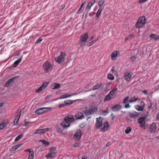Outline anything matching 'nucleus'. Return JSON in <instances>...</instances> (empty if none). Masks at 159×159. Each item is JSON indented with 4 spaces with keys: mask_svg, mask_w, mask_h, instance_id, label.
<instances>
[{
    "mask_svg": "<svg viewBox=\"0 0 159 159\" xmlns=\"http://www.w3.org/2000/svg\"><path fill=\"white\" fill-rule=\"evenodd\" d=\"M66 56V55L65 53L60 52L59 55L55 58V60L59 64H63L65 61Z\"/></svg>",
    "mask_w": 159,
    "mask_h": 159,
    "instance_id": "nucleus-1",
    "label": "nucleus"
},
{
    "mask_svg": "<svg viewBox=\"0 0 159 159\" xmlns=\"http://www.w3.org/2000/svg\"><path fill=\"white\" fill-rule=\"evenodd\" d=\"M146 18L145 16H143L140 17L135 23V27L140 28L143 27L145 24Z\"/></svg>",
    "mask_w": 159,
    "mask_h": 159,
    "instance_id": "nucleus-2",
    "label": "nucleus"
},
{
    "mask_svg": "<svg viewBox=\"0 0 159 159\" xmlns=\"http://www.w3.org/2000/svg\"><path fill=\"white\" fill-rule=\"evenodd\" d=\"M43 68L46 73L50 72L52 69L53 66L48 61H46L43 64Z\"/></svg>",
    "mask_w": 159,
    "mask_h": 159,
    "instance_id": "nucleus-3",
    "label": "nucleus"
},
{
    "mask_svg": "<svg viewBox=\"0 0 159 159\" xmlns=\"http://www.w3.org/2000/svg\"><path fill=\"white\" fill-rule=\"evenodd\" d=\"M88 38V35L87 33H85L81 34L80 37L81 47H83L85 45Z\"/></svg>",
    "mask_w": 159,
    "mask_h": 159,
    "instance_id": "nucleus-4",
    "label": "nucleus"
},
{
    "mask_svg": "<svg viewBox=\"0 0 159 159\" xmlns=\"http://www.w3.org/2000/svg\"><path fill=\"white\" fill-rule=\"evenodd\" d=\"M117 90V89H115L110 91L108 94L105 97L104 101H108L112 99L116 92Z\"/></svg>",
    "mask_w": 159,
    "mask_h": 159,
    "instance_id": "nucleus-5",
    "label": "nucleus"
},
{
    "mask_svg": "<svg viewBox=\"0 0 159 159\" xmlns=\"http://www.w3.org/2000/svg\"><path fill=\"white\" fill-rule=\"evenodd\" d=\"M147 117V116H145L140 117L138 119L137 123L139 124V126L141 128H143L145 126V119Z\"/></svg>",
    "mask_w": 159,
    "mask_h": 159,
    "instance_id": "nucleus-6",
    "label": "nucleus"
},
{
    "mask_svg": "<svg viewBox=\"0 0 159 159\" xmlns=\"http://www.w3.org/2000/svg\"><path fill=\"white\" fill-rule=\"evenodd\" d=\"M49 153L46 156V157L47 158L52 157H53L54 155L57 153L56 148L54 147L50 148L49 149Z\"/></svg>",
    "mask_w": 159,
    "mask_h": 159,
    "instance_id": "nucleus-7",
    "label": "nucleus"
},
{
    "mask_svg": "<svg viewBox=\"0 0 159 159\" xmlns=\"http://www.w3.org/2000/svg\"><path fill=\"white\" fill-rule=\"evenodd\" d=\"M21 110L20 109H18L16 112V119L14 120V125H18V122L19 120L21 115Z\"/></svg>",
    "mask_w": 159,
    "mask_h": 159,
    "instance_id": "nucleus-8",
    "label": "nucleus"
},
{
    "mask_svg": "<svg viewBox=\"0 0 159 159\" xmlns=\"http://www.w3.org/2000/svg\"><path fill=\"white\" fill-rule=\"evenodd\" d=\"M48 109L49 110H51V108L49 107H43L36 110L35 113L37 114H41L48 111V110H46Z\"/></svg>",
    "mask_w": 159,
    "mask_h": 159,
    "instance_id": "nucleus-9",
    "label": "nucleus"
},
{
    "mask_svg": "<svg viewBox=\"0 0 159 159\" xmlns=\"http://www.w3.org/2000/svg\"><path fill=\"white\" fill-rule=\"evenodd\" d=\"M82 135V132L80 130L78 129L75 132L74 134V138L77 140H80Z\"/></svg>",
    "mask_w": 159,
    "mask_h": 159,
    "instance_id": "nucleus-10",
    "label": "nucleus"
},
{
    "mask_svg": "<svg viewBox=\"0 0 159 159\" xmlns=\"http://www.w3.org/2000/svg\"><path fill=\"white\" fill-rule=\"evenodd\" d=\"M96 120L95 123V127L97 129H99L102 125V119L101 117H99L98 118H96Z\"/></svg>",
    "mask_w": 159,
    "mask_h": 159,
    "instance_id": "nucleus-11",
    "label": "nucleus"
},
{
    "mask_svg": "<svg viewBox=\"0 0 159 159\" xmlns=\"http://www.w3.org/2000/svg\"><path fill=\"white\" fill-rule=\"evenodd\" d=\"M50 129L49 128H46L45 129H39L36 130L34 132V134H44L46 132L48 131Z\"/></svg>",
    "mask_w": 159,
    "mask_h": 159,
    "instance_id": "nucleus-12",
    "label": "nucleus"
},
{
    "mask_svg": "<svg viewBox=\"0 0 159 159\" xmlns=\"http://www.w3.org/2000/svg\"><path fill=\"white\" fill-rule=\"evenodd\" d=\"M109 128L108 122L106 121L103 124V126L100 129V131L102 132H104L107 131Z\"/></svg>",
    "mask_w": 159,
    "mask_h": 159,
    "instance_id": "nucleus-13",
    "label": "nucleus"
},
{
    "mask_svg": "<svg viewBox=\"0 0 159 159\" xmlns=\"http://www.w3.org/2000/svg\"><path fill=\"white\" fill-rule=\"evenodd\" d=\"M48 85V83L46 82H44L39 89L36 90L35 92L36 93H39L42 91L47 87Z\"/></svg>",
    "mask_w": 159,
    "mask_h": 159,
    "instance_id": "nucleus-14",
    "label": "nucleus"
},
{
    "mask_svg": "<svg viewBox=\"0 0 159 159\" xmlns=\"http://www.w3.org/2000/svg\"><path fill=\"white\" fill-rule=\"evenodd\" d=\"M9 123V121L8 119H5L1 123V130L3 129L6 128Z\"/></svg>",
    "mask_w": 159,
    "mask_h": 159,
    "instance_id": "nucleus-15",
    "label": "nucleus"
},
{
    "mask_svg": "<svg viewBox=\"0 0 159 159\" xmlns=\"http://www.w3.org/2000/svg\"><path fill=\"white\" fill-rule=\"evenodd\" d=\"M74 118L72 115L68 116H66L64 119V120L68 122L69 123L73 122L74 120Z\"/></svg>",
    "mask_w": 159,
    "mask_h": 159,
    "instance_id": "nucleus-16",
    "label": "nucleus"
},
{
    "mask_svg": "<svg viewBox=\"0 0 159 159\" xmlns=\"http://www.w3.org/2000/svg\"><path fill=\"white\" fill-rule=\"evenodd\" d=\"M118 53V51H116L113 52L111 54V58L112 61H115L116 60Z\"/></svg>",
    "mask_w": 159,
    "mask_h": 159,
    "instance_id": "nucleus-17",
    "label": "nucleus"
},
{
    "mask_svg": "<svg viewBox=\"0 0 159 159\" xmlns=\"http://www.w3.org/2000/svg\"><path fill=\"white\" fill-rule=\"evenodd\" d=\"M151 40H154L155 41L159 40V36L155 34H152L149 36Z\"/></svg>",
    "mask_w": 159,
    "mask_h": 159,
    "instance_id": "nucleus-18",
    "label": "nucleus"
},
{
    "mask_svg": "<svg viewBox=\"0 0 159 159\" xmlns=\"http://www.w3.org/2000/svg\"><path fill=\"white\" fill-rule=\"evenodd\" d=\"M17 78V77H15L8 80L5 83V86L7 87L9 86L10 84L14 81Z\"/></svg>",
    "mask_w": 159,
    "mask_h": 159,
    "instance_id": "nucleus-19",
    "label": "nucleus"
},
{
    "mask_svg": "<svg viewBox=\"0 0 159 159\" xmlns=\"http://www.w3.org/2000/svg\"><path fill=\"white\" fill-rule=\"evenodd\" d=\"M121 108V107L120 105L117 104L112 107L111 109L113 111H119Z\"/></svg>",
    "mask_w": 159,
    "mask_h": 159,
    "instance_id": "nucleus-20",
    "label": "nucleus"
},
{
    "mask_svg": "<svg viewBox=\"0 0 159 159\" xmlns=\"http://www.w3.org/2000/svg\"><path fill=\"white\" fill-rule=\"evenodd\" d=\"M139 113L135 111H133L129 112V115L130 117L134 118L136 117L139 114Z\"/></svg>",
    "mask_w": 159,
    "mask_h": 159,
    "instance_id": "nucleus-21",
    "label": "nucleus"
},
{
    "mask_svg": "<svg viewBox=\"0 0 159 159\" xmlns=\"http://www.w3.org/2000/svg\"><path fill=\"white\" fill-rule=\"evenodd\" d=\"M124 75L125 80L127 81H129L130 80V78L131 76V74L129 72H126L125 73Z\"/></svg>",
    "mask_w": 159,
    "mask_h": 159,
    "instance_id": "nucleus-22",
    "label": "nucleus"
},
{
    "mask_svg": "<svg viewBox=\"0 0 159 159\" xmlns=\"http://www.w3.org/2000/svg\"><path fill=\"white\" fill-rule=\"evenodd\" d=\"M85 4V2H84L82 3L80 7L77 11V13L78 14H80L82 12L84 9V6Z\"/></svg>",
    "mask_w": 159,
    "mask_h": 159,
    "instance_id": "nucleus-23",
    "label": "nucleus"
},
{
    "mask_svg": "<svg viewBox=\"0 0 159 159\" xmlns=\"http://www.w3.org/2000/svg\"><path fill=\"white\" fill-rule=\"evenodd\" d=\"M22 58V56L21 58L15 61L12 65V66L14 67H16L19 64L21 61Z\"/></svg>",
    "mask_w": 159,
    "mask_h": 159,
    "instance_id": "nucleus-24",
    "label": "nucleus"
},
{
    "mask_svg": "<svg viewBox=\"0 0 159 159\" xmlns=\"http://www.w3.org/2000/svg\"><path fill=\"white\" fill-rule=\"evenodd\" d=\"M61 125L62 126L63 128H65L69 127L70 125L68 122L66 121H64L61 123Z\"/></svg>",
    "mask_w": 159,
    "mask_h": 159,
    "instance_id": "nucleus-25",
    "label": "nucleus"
},
{
    "mask_svg": "<svg viewBox=\"0 0 159 159\" xmlns=\"http://www.w3.org/2000/svg\"><path fill=\"white\" fill-rule=\"evenodd\" d=\"M60 85V84L55 83L51 85L50 88L52 89H55L59 88Z\"/></svg>",
    "mask_w": 159,
    "mask_h": 159,
    "instance_id": "nucleus-26",
    "label": "nucleus"
},
{
    "mask_svg": "<svg viewBox=\"0 0 159 159\" xmlns=\"http://www.w3.org/2000/svg\"><path fill=\"white\" fill-rule=\"evenodd\" d=\"M91 114H93L97 111V108L96 107L94 106H91L89 108Z\"/></svg>",
    "mask_w": 159,
    "mask_h": 159,
    "instance_id": "nucleus-27",
    "label": "nucleus"
},
{
    "mask_svg": "<svg viewBox=\"0 0 159 159\" xmlns=\"http://www.w3.org/2000/svg\"><path fill=\"white\" fill-rule=\"evenodd\" d=\"M102 9L101 8H99L98 10L95 17V19L96 20H98L99 17L102 11Z\"/></svg>",
    "mask_w": 159,
    "mask_h": 159,
    "instance_id": "nucleus-28",
    "label": "nucleus"
},
{
    "mask_svg": "<svg viewBox=\"0 0 159 159\" xmlns=\"http://www.w3.org/2000/svg\"><path fill=\"white\" fill-rule=\"evenodd\" d=\"M149 129L153 131H155L157 129L156 124L155 122H153L149 126Z\"/></svg>",
    "mask_w": 159,
    "mask_h": 159,
    "instance_id": "nucleus-29",
    "label": "nucleus"
},
{
    "mask_svg": "<svg viewBox=\"0 0 159 159\" xmlns=\"http://www.w3.org/2000/svg\"><path fill=\"white\" fill-rule=\"evenodd\" d=\"M76 94H72V95L65 94L61 96L59 99H62L66 98H67L70 97H71L74 95H75Z\"/></svg>",
    "mask_w": 159,
    "mask_h": 159,
    "instance_id": "nucleus-30",
    "label": "nucleus"
},
{
    "mask_svg": "<svg viewBox=\"0 0 159 159\" xmlns=\"http://www.w3.org/2000/svg\"><path fill=\"white\" fill-rule=\"evenodd\" d=\"M102 85V84L101 83H99L96 84L93 87L92 90H94L98 89L101 87Z\"/></svg>",
    "mask_w": 159,
    "mask_h": 159,
    "instance_id": "nucleus-31",
    "label": "nucleus"
},
{
    "mask_svg": "<svg viewBox=\"0 0 159 159\" xmlns=\"http://www.w3.org/2000/svg\"><path fill=\"white\" fill-rule=\"evenodd\" d=\"M62 126L60 125H58L56 126V130L59 132H61L63 130V129L62 128Z\"/></svg>",
    "mask_w": 159,
    "mask_h": 159,
    "instance_id": "nucleus-32",
    "label": "nucleus"
},
{
    "mask_svg": "<svg viewBox=\"0 0 159 159\" xmlns=\"http://www.w3.org/2000/svg\"><path fill=\"white\" fill-rule=\"evenodd\" d=\"M20 144L16 145L10 149L11 152H13L17 149L20 146Z\"/></svg>",
    "mask_w": 159,
    "mask_h": 159,
    "instance_id": "nucleus-33",
    "label": "nucleus"
},
{
    "mask_svg": "<svg viewBox=\"0 0 159 159\" xmlns=\"http://www.w3.org/2000/svg\"><path fill=\"white\" fill-rule=\"evenodd\" d=\"M39 141L42 142L45 146H48L49 145V143L48 142L44 139H41Z\"/></svg>",
    "mask_w": 159,
    "mask_h": 159,
    "instance_id": "nucleus-34",
    "label": "nucleus"
},
{
    "mask_svg": "<svg viewBox=\"0 0 159 159\" xmlns=\"http://www.w3.org/2000/svg\"><path fill=\"white\" fill-rule=\"evenodd\" d=\"M64 103L66 105H70L73 103V101L70 100H66L64 102Z\"/></svg>",
    "mask_w": 159,
    "mask_h": 159,
    "instance_id": "nucleus-35",
    "label": "nucleus"
},
{
    "mask_svg": "<svg viewBox=\"0 0 159 159\" xmlns=\"http://www.w3.org/2000/svg\"><path fill=\"white\" fill-rule=\"evenodd\" d=\"M77 117L79 119H82L84 118V117L83 113L78 112L77 113Z\"/></svg>",
    "mask_w": 159,
    "mask_h": 159,
    "instance_id": "nucleus-36",
    "label": "nucleus"
},
{
    "mask_svg": "<svg viewBox=\"0 0 159 159\" xmlns=\"http://www.w3.org/2000/svg\"><path fill=\"white\" fill-rule=\"evenodd\" d=\"M24 136V134H21L18 136L15 139L14 141L15 142H17L19 140H20Z\"/></svg>",
    "mask_w": 159,
    "mask_h": 159,
    "instance_id": "nucleus-37",
    "label": "nucleus"
},
{
    "mask_svg": "<svg viewBox=\"0 0 159 159\" xmlns=\"http://www.w3.org/2000/svg\"><path fill=\"white\" fill-rule=\"evenodd\" d=\"M34 157V152H31L29 153L28 159H33Z\"/></svg>",
    "mask_w": 159,
    "mask_h": 159,
    "instance_id": "nucleus-38",
    "label": "nucleus"
},
{
    "mask_svg": "<svg viewBox=\"0 0 159 159\" xmlns=\"http://www.w3.org/2000/svg\"><path fill=\"white\" fill-rule=\"evenodd\" d=\"M135 109L138 111H143V108L141 106L139 105H136L135 106Z\"/></svg>",
    "mask_w": 159,
    "mask_h": 159,
    "instance_id": "nucleus-39",
    "label": "nucleus"
},
{
    "mask_svg": "<svg viewBox=\"0 0 159 159\" xmlns=\"http://www.w3.org/2000/svg\"><path fill=\"white\" fill-rule=\"evenodd\" d=\"M84 113L86 116H88L90 115H92L89 109L88 110L84 111Z\"/></svg>",
    "mask_w": 159,
    "mask_h": 159,
    "instance_id": "nucleus-40",
    "label": "nucleus"
},
{
    "mask_svg": "<svg viewBox=\"0 0 159 159\" xmlns=\"http://www.w3.org/2000/svg\"><path fill=\"white\" fill-rule=\"evenodd\" d=\"M134 37V36L132 34L128 35L125 38V40L126 41L131 39Z\"/></svg>",
    "mask_w": 159,
    "mask_h": 159,
    "instance_id": "nucleus-41",
    "label": "nucleus"
},
{
    "mask_svg": "<svg viewBox=\"0 0 159 159\" xmlns=\"http://www.w3.org/2000/svg\"><path fill=\"white\" fill-rule=\"evenodd\" d=\"M108 78L111 80H113L114 79V77L113 75L110 73H108L107 75Z\"/></svg>",
    "mask_w": 159,
    "mask_h": 159,
    "instance_id": "nucleus-42",
    "label": "nucleus"
},
{
    "mask_svg": "<svg viewBox=\"0 0 159 159\" xmlns=\"http://www.w3.org/2000/svg\"><path fill=\"white\" fill-rule=\"evenodd\" d=\"M104 2L103 0H100L98 2L99 6L101 7L104 4Z\"/></svg>",
    "mask_w": 159,
    "mask_h": 159,
    "instance_id": "nucleus-43",
    "label": "nucleus"
},
{
    "mask_svg": "<svg viewBox=\"0 0 159 159\" xmlns=\"http://www.w3.org/2000/svg\"><path fill=\"white\" fill-rule=\"evenodd\" d=\"M138 98H136L134 97L131 98L129 100V102H133L137 100Z\"/></svg>",
    "mask_w": 159,
    "mask_h": 159,
    "instance_id": "nucleus-44",
    "label": "nucleus"
},
{
    "mask_svg": "<svg viewBox=\"0 0 159 159\" xmlns=\"http://www.w3.org/2000/svg\"><path fill=\"white\" fill-rule=\"evenodd\" d=\"M131 129L130 127H127L126 129L125 130V133L126 134H128L131 131Z\"/></svg>",
    "mask_w": 159,
    "mask_h": 159,
    "instance_id": "nucleus-45",
    "label": "nucleus"
},
{
    "mask_svg": "<svg viewBox=\"0 0 159 159\" xmlns=\"http://www.w3.org/2000/svg\"><path fill=\"white\" fill-rule=\"evenodd\" d=\"M136 57L134 56H132L130 58V59L131 60V61L132 62H134L136 60Z\"/></svg>",
    "mask_w": 159,
    "mask_h": 159,
    "instance_id": "nucleus-46",
    "label": "nucleus"
},
{
    "mask_svg": "<svg viewBox=\"0 0 159 159\" xmlns=\"http://www.w3.org/2000/svg\"><path fill=\"white\" fill-rule=\"evenodd\" d=\"M129 99L128 96L126 97L123 100V103H126L127 102Z\"/></svg>",
    "mask_w": 159,
    "mask_h": 159,
    "instance_id": "nucleus-47",
    "label": "nucleus"
},
{
    "mask_svg": "<svg viewBox=\"0 0 159 159\" xmlns=\"http://www.w3.org/2000/svg\"><path fill=\"white\" fill-rule=\"evenodd\" d=\"M96 42V40H93L90 43V44L89 45L88 44L87 45L88 46H90L92 45L93 44H94Z\"/></svg>",
    "mask_w": 159,
    "mask_h": 159,
    "instance_id": "nucleus-48",
    "label": "nucleus"
},
{
    "mask_svg": "<svg viewBox=\"0 0 159 159\" xmlns=\"http://www.w3.org/2000/svg\"><path fill=\"white\" fill-rule=\"evenodd\" d=\"M80 144L79 143H77L73 145V147H76L80 146Z\"/></svg>",
    "mask_w": 159,
    "mask_h": 159,
    "instance_id": "nucleus-49",
    "label": "nucleus"
},
{
    "mask_svg": "<svg viewBox=\"0 0 159 159\" xmlns=\"http://www.w3.org/2000/svg\"><path fill=\"white\" fill-rule=\"evenodd\" d=\"M92 6L91 4L89 3L87 6L86 7V8L88 10H89L90 9L91 7Z\"/></svg>",
    "mask_w": 159,
    "mask_h": 159,
    "instance_id": "nucleus-50",
    "label": "nucleus"
},
{
    "mask_svg": "<svg viewBox=\"0 0 159 159\" xmlns=\"http://www.w3.org/2000/svg\"><path fill=\"white\" fill-rule=\"evenodd\" d=\"M140 106H141L143 108L144 107V103L143 101H141L140 102Z\"/></svg>",
    "mask_w": 159,
    "mask_h": 159,
    "instance_id": "nucleus-51",
    "label": "nucleus"
},
{
    "mask_svg": "<svg viewBox=\"0 0 159 159\" xmlns=\"http://www.w3.org/2000/svg\"><path fill=\"white\" fill-rule=\"evenodd\" d=\"M33 149H27L26 150H24V152H33Z\"/></svg>",
    "mask_w": 159,
    "mask_h": 159,
    "instance_id": "nucleus-52",
    "label": "nucleus"
},
{
    "mask_svg": "<svg viewBox=\"0 0 159 159\" xmlns=\"http://www.w3.org/2000/svg\"><path fill=\"white\" fill-rule=\"evenodd\" d=\"M42 39L41 38L38 39L37 40L35 41V43H37L41 42L42 41Z\"/></svg>",
    "mask_w": 159,
    "mask_h": 159,
    "instance_id": "nucleus-53",
    "label": "nucleus"
},
{
    "mask_svg": "<svg viewBox=\"0 0 159 159\" xmlns=\"http://www.w3.org/2000/svg\"><path fill=\"white\" fill-rule=\"evenodd\" d=\"M95 0H92L89 3L91 4L92 5L95 3Z\"/></svg>",
    "mask_w": 159,
    "mask_h": 159,
    "instance_id": "nucleus-54",
    "label": "nucleus"
},
{
    "mask_svg": "<svg viewBox=\"0 0 159 159\" xmlns=\"http://www.w3.org/2000/svg\"><path fill=\"white\" fill-rule=\"evenodd\" d=\"M129 107H130V106H129V103H127V104H125V107L126 108H129Z\"/></svg>",
    "mask_w": 159,
    "mask_h": 159,
    "instance_id": "nucleus-55",
    "label": "nucleus"
},
{
    "mask_svg": "<svg viewBox=\"0 0 159 159\" xmlns=\"http://www.w3.org/2000/svg\"><path fill=\"white\" fill-rule=\"evenodd\" d=\"M143 93H144V94L145 95L148 94V92L146 90H144L143 91Z\"/></svg>",
    "mask_w": 159,
    "mask_h": 159,
    "instance_id": "nucleus-56",
    "label": "nucleus"
},
{
    "mask_svg": "<svg viewBox=\"0 0 159 159\" xmlns=\"http://www.w3.org/2000/svg\"><path fill=\"white\" fill-rule=\"evenodd\" d=\"M29 123H30V122L29 121H25V126H26L27 125L29 124Z\"/></svg>",
    "mask_w": 159,
    "mask_h": 159,
    "instance_id": "nucleus-57",
    "label": "nucleus"
},
{
    "mask_svg": "<svg viewBox=\"0 0 159 159\" xmlns=\"http://www.w3.org/2000/svg\"><path fill=\"white\" fill-rule=\"evenodd\" d=\"M65 106L64 104H61L59 105V107L60 108H61L62 107H64Z\"/></svg>",
    "mask_w": 159,
    "mask_h": 159,
    "instance_id": "nucleus-58",
    "label": "nucleus"
},
{
    "mask_svg": "<svg viewBox=\"0 0 159 159\" xmlns=\"http://www.w3.org/2000/svg\"><path fill=\"white\" fill-rule=\"evenodd\" d=\"M82 159H87L86 157L85 156H82Z\"/></svg>",
    "mask_w": 159,
    "mask_h": 159,
    "instance_id": "nucleus-59",
    "label": "nucleus"
},
{
    "mask_svg": "<svg viewBox=\"0 0 159 159\" xmlns=\"http://www.w3.org/2000/svg\"><path fill=\"white\" fill-rule=\"evenodd\" d=\"M109 84H108V83H107L106 84V89H107L108 88V86H109Z\"/></svg>",
    "mask_w": 159,
    "mask_h": 159,
    "instance_id": "nucleus-60",
    "label": "nucleus"
},
{
    "mask_svg": "<svg viewBox=\"0 0 159 159\" xmlns=\"http://www.w3.org/2000/svg\"><path fill=\"white\" fill-rule=\"evenodd\" d=\"M157 119L158 120H159V113H158L157 115Z\"/></svg>",
    "mask_w": 159,
    "mask_h": 159,
    "instance_id": "nucleus-61",
    "label": "nucleus"
},
{
    "mask_svg": "<svg viewBox=\"0 0 159 159\" xmlns=\"http://www.w3.org/2000/svg\"><path fill=\"white\" fill-rule=\"evenodd\" d=\"M110 145V143L109 142H107L106 144V146H108Z\"/></svg>",
    "mask_w": 159,
    "mask_h": 159,
    "instance_id": "nucleus-62",
    "label": "nucleus"
},
{
    "mask_svg": "<svg viewBox=\"0 0 159 159\" xmlns=\"http://www.w3.org/2000/svg\"><path fill=\"white\" fill-rule=\"evenodd\" d=\"M4 104V103H1V107H2Z\"/></svg>",
    "mask_w": 159,
    "mask_h": 159,
    "instance_id": "nucleus-63",
    "label": "nucleus"
},
{
    "mask_svg": "<svg viewBox=\"0 0 159 159\" xmlns=\"http://www.w3.org/2000/svg\"><path fill=\"white\" fill-rule=\"evenodd\" d=\"M93 38H94L93 36L92 37H91L90 39V40L91 41V40H92L93 39Z\"/></svg>",
    "mask_w": 159,
    "mask_h": 159,
    "instance_id": "nucleus-64",
    "label": "nucleus"
}]
</instances>
